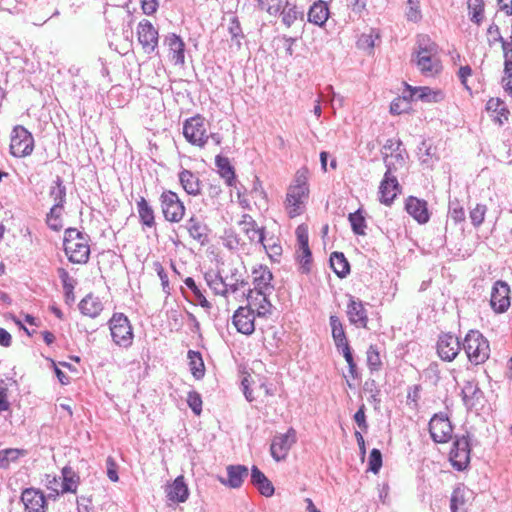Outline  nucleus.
Segmentation results:
<instances>
[{"label": "nucleus", "mask_w": 512, "mask_h": 512, "mask_svg": "<svg viewBox=\"0 0 512 512\" xmlns=\"http://www.w3.org/2000/svg\"><path fill=\"white\" fill-rule=\"evenodd\" d=\"M24 454V450L15 448L0 451V468L7 469L11 463L16 462Z\"/></svg>", "instance_id": "c03bdc74"}, {"label": "nucleus", "mask_w": 512, "mask_h": 512, "mask_svg": "<svg viewBox=\"0 0 512 512\" xmlns=\"http://www.w3.org/2000/svg\"><path fill=\"white\" fill-rule=\"evenodd\" d=\"M408 100L405 97H398L394 99L390 105V112L394 115H400L408 108Z\"/></svg>", "instance_id": "bf43d9fd"}, {"label": "nucleus", "mask_w": 512, "mask_h": 512, "mask_svg": "<svg viewBox=\"0 0 512 512\" xmlns=\"http://www.w3.org/2000/svg\"><path fill=\"white\" fill-rule=\"evenodd\" d=\"M330 326L336 348L342 347L345 344H349V341L344 330V326L337 316H330Z\"/></svg>", "instance_id": "e433bc0d"}, {"label": "nucleus", "mask_w": 512, "mask_h": 512, "mask_svg": "<svg viewBox=\"0 0 512 512\" xmlns=\"http://www.w3.org/2000/svg\"><path fill=\"white\" fill-rule=\"evenodd\" d=\"M58 276L61 279L64 288H74L77 285V281L64 268L58 269Z\"/></svg>", "instance_id": "052dcab7"}, {"label": "nucleus", "mask_w": 512, "mask_h": 512, "mask_svg": "<svg viewBox=\"0 0 512 512\" xmlns=\"http://www.w3.org/2000/svg\"><path fill=\"white\" fill-rule=\"evenodd\" d=\"M462 345L468 360L472 364L480 365L489 359L490 345L480 332L470 330L466 334Z\"/></svg>", "instance_id": "39448f33"}, {"label": "nucleus", "mask_w": 512, "mask_h": 512, "mask_svg": "<svg viewBox=\"0 0 512 512\" xmlns=\"http://www.w3.org/2000/svg\"><path fill=\"white\" fill-rule=\"evenodd\" d=\"M330 266L339 277L346 276L350 271V265L341 252H333L331 254Z\"/></svg>", "instance_id": "58836bf2"}, {"label": "nucleus", "mask_w": 512, "mask_h": 512, "mask_svg": "<svg viewBox=\"0 0 512 512\" xmlns=\"http://www.w3.org/2000/svg\"><path fill=\"white\" fill-rule=\"evenodd\" d=\"M166 497L174 504L184 503L189 497V489L184 476L180 475L169 483L165 489Z\"/></svg>", "instance_id": "aec40b11"}, {"label": "nucleus", "mask_w": 512, "mask_h": 512, "mask_svg": "<svg viewBox=\"0 0 512 512\" xmlns=\"http://www.w3.org/2000/svg\"><path fill=\"white\" fill-rule=\"evenodd\" d=\"M79 309L85 316L95 318L103 310L102 300L94 293H88L79 303Z\"/></svg>", "instance_id": "393cba45"}, {"label": "nucleus", "mask_w": 512, "mask_h": 512, "mask_svg": "<svg viewBox=\"0 0 512 512\" xmlns=\"http://www.w3.org/2000/svg\"><path fill=\"white\" fill-rule=\"evenodd\" d=\"M509 43L502 41L504 52V70L501 83L505 92L512 95V51H508Z\"/></svg>", "instance_id": "a878e982"}, {"label": "nucleus", "mask_w": 512, "mask_h": 512, "mask_svg": "<svg viewBox=\"0 0 512 512\" xmlns=\"http://www.w3.org/2000/svg\"><path fill=\"white\" fill-rule=\"evenodd\" d=\"M61 482L62 477H57L55 474H46L45 486L49 491L55 493V495L63 494Z\"/></svg>", "instance_id": "603ef678"}, {"label": "nucleus", "mask_w": 512, "mask_h": 512, "mask_svg": "<svg viewBox=\"0 0 512 512\" xmlns=\"http://www.w3.org/2000/svg\"><path fill=\"white\" fill-rule=\"evenodd\" d=\"M258 244L262 245V247L264 248L267 255L272 261H278V259L282 255V246L279 237H266L264 235L263 241L259 242Z\"/></svg>", "instance_id": "c9c22d12"}, {"label": "nucleus", "mask_w": 512, "mask_h": 512, "mask_svg": "<svg viewBox=\"0 0 512 512\" xmlns=\"http://www.w3.org/2000/svg\"><path fill=\"white\" fill-rule=\"evenodd\" d=\"M349 221L352 230L357 235H364L366 229V220L360 211L349 214Z\"/></svg>", "instance_id": "de8ad7c7"}, {"label": "nucleus", "mask_w": 512, "mask_h": 512, "mask_svg": "<svg viewBox=\"0 0 512 512\" xmlns=\"http://www.w3.org/2000/svg\"><path fill=\"white\" fill-rule=\"evenodd\" d=\"M406 16L412 22H417L421 19L419 0H407Z\"/></svg>", "instance_id": "5fc2aeb1"}, {"label": "nucleus", "mask_w": 512, "mask_h": 512, "mask_svg": "<svg viewBox=\"0 0 512 512\" xmlns=\"http://www.w3.org/2000/svg\"><path fill=\"white\" fill-rule=\"evenodd\" d=\"M484 0H467L469 16L472 22L480 24L484 18Z\"/></svg>", "instance_id": "37998d69"}, {"label": "nucleus", "mask_w": 512, "mask_h": 512, "mask_svg": "<svg viewBox=\"0 0 512 512\" xmlns=\"http://www.w3.org/2000/svg\"><path fill=\"white\" fill-rule=\"evenodd\" d=\"M407 89L410 91V97L413 100H422L425 102H440L444 99L445 95L440 89H431L430 87H412L407 85Z\"/></svg>", "instance_id": "b1692460"}, {"label": "nucleus", "mask_w": 512, "mask_h": 512, "mask_svg": "<svg viewBox=\"0 0 512 512\" xmlns=\"http://www.w3.org/2000/svg\"><path fill=\"white\" fill-rule=\"evenodd\" d=\"M216 166L220 176L225 180L228 186H233L236 182L235 171L229 159L223 156H217Z\"/></svg>", "instance_id": "72a5a7b5"}, {"label": "nucleus", "mask_w": 512, "mask_h": 512, "mask_svg": "<svg viewBox=\"0 0 512 512\" xmlns=\"http://www.w3.org/2000/svg\"><path fill=\"white\" fill-rule=\"evenodd\" d=\"M251 482L263 496L270 497L274 494V487L271 481L257 466H253L251 469Z\"/></svg>", "instance_id": "bb28decb"}, {"label": "nucleus", "mask_w": 512, "mask_h": 512, "mask_svg": "<svg viewBox=\"0 0 512 512\" xmlns=\"http://www.w3.org/2000/svg\"><path fill=\"white\" fill-rule=\"evenodd\" d=\"M240 233H242L249 244H258L264 239V227H259L252 216L245 214L238 223Z\"/></svg>", "instance_id": "dca6fc26"}, {"label": "nucleus", "mask_w": 512, "mask_h": 512, "mask_svg": "<svg viewBox=\"0 0 512 512\" xmlns=\"http://www.w3.org/2000/svg\"><path fill=\"white\" fill-rule=\"evenodd\" d=\"M179 181L182 188L190 195H198L201 191L199 178L189 170H182L179 173Z\"/></svg>", "instance_id": "c756f323"}, {"label": "nucleus", "mask_w": 512, "mask_h": 512, "mask_svg": "<svg viewBox=\"0 0 512 512\" xmlns=\"http://www.w3.org/2000/svg\"><path fill=\"white\" fill-rule=\"evenodd\" d=\"M141 7L146 15H152L157 11L158 1L157 0H142Z\"/></svg>", "instance_id": "69168bd1"}, {"label": "nucleus", "mask_w": 512, "mask_h": 512, "mask_svg": "<svg viewBox=\"0 0 512 512\" xmlns=\"http://www.w3.org/2000/svg\"><path fill=\"white\" fill-rule=\"evenodd\" d=\"M486 110L500 125L508 120L510 112L500 98H490L486 104Z\"/></svg>", "instance_id": "cd10ccee"}, {"label": "nucleus", "mask_w": 512, "mask_h": 512, "mask_svg": "<svg viewBox=\"0 0 512 512\" xmlns=\"http://www.w3.org/2000/svg\"><path fill=\"white\" fill-rule=\"evenodd\" d=\"M296 443V431L293 428L288 429L284 434L277 435L273 438L270 452L276 461L286 459L290 449Z\"/></svg>", "instance_id": "f8f14e48"}, {"label": "nucleus", "mask_w": 512, "mask_h": 512, "mask_svg": "<svg viewBox=\"0 0 512 512\" xmlns=\"http://www.w3.org/2000/svg\"><path fill=\"white\" fill-rule=\"evenodd\" d=\"M183 136L188 143L199 148H203L210 137L215 140L216 144L221 142L219 135L209 133V123L199 114L184 121Z\"/></svg>", "instance_id": "20e7f679"}, {"label": "nucleus", "mask_w": 512, "mask_h": 512, "mask_svg": "<svg viewBox=\"0 0 512 512\" xmlns=\"http://www.w3.org/2000/svg\"><path fill=\"white\" fill-rule=\"evenodd\" d=\"M285 2V0H257V5L261 11L277 15L284 7Z\"/></svg>", "instance_id": "49530a36"}, {"label": "nucleus", "mask_w": 512, "mask_h": 512, "mask_svg": "<svg viewBox=\"0 0 512 512\" xmlns=\"http://www.w3.org/2000/svg\"><path fill=\"white\" fill-rule=\"evenodd\" d=\"M309 171L301 168L295 173L293 183L289 185L284 201V208L289 218H296L305 212L310 196Z\"/></svg>", "instance_id": "f03ea898"}, {"label": "nucleus", "mask_w": 512, "mask_h": 512, "mask_svg": "<svg viewBox=\"0 0 512 512\" xmlns=\"http://www.w3.org/2000/svg\"><path fill=\"white\" fill-rule=\"evenodd\" d=\"M165 42L168 45L169 60L175 66H183L185 63V44L182 39L176 34H171L166 37Z\"/></svg>", "instance_id": "4be33fe9"}, {"label": "nucleus", "mask_w": 512, "mask_h": 512, "mask_svg": "<svg viewBox=\"0 0 512 512\" xmlns=\"http://www.w3.org/2000/svg\"><path fill=\"white\" fill-rule=\"evenodd\" d=\"M369 469L374 474H377L382 466V455L380 450L378 449H372L370 456H369Z\"/></svg>", "instance_id": "13d9d810"}, {"label": "nucleus", "mask_w": 512, "mask_h": 512, "mask_svg": "<svg viewBox=\"0 0 512 512\" xmlns=\"http://www.w3.org/2000/svg\"><path fill=\"white\" fill-rule=\"evenodd\" d=\"M109 323L113 341L119 346H130L133 341V331L128 318L122 313H115Z\"/></svg>", "instance_id": "6e6552de"}, {"label": "nucleus", "mask_w": 512, "mask_h": 512, "mask_svg": "<svg viewBox=\"0 0 512 512\" xmlns=\"http://www.w3.org/2000/svg\"><path fill=\"white\" fill-rule=\"evenodd\" d=\"M273 276L267 267L260 266L252 272V283L254 288H267Z\"/></svg>", "instance_id": "ea45409f"}, {"label": "nucleus", "mask_w": 512, "mask_h": 512, "mask_svg": "<svg viewBox=\"0 0 512 512\" xmlns=\"http://www.w3.org/2000/svg\"><path fill=\"white\" fill-rule=\"evenodd\" d=\"M354 420L357 423V425L363 430L366 431L368 429V425L366 422V415H365V405L362 404L358 411L354 415Z\"/></svg>", "instance_id": "e2e57ef3"}, {"label": "nucleus", "mask_w": 512, "mask_h": 512, "mask_svg": "<svg viewBox=\"0 0 512 512\" xmlns=\"http://www.w3.org/2000/svg\"><path fill=\"white\" fill-rule=\"evenodd\" d=\"M472 75V69L469 65L460 66L458 70V77L465 87V89L470 90V87L467 84V79Z\"/></svg>", "instance_id": "0e129e2a"}, {"label": "nucleus", "mask_w": 512, "mask_h": 512, "mask_svg": "<svg viewBox=\"0 0 512 512\" xmlns=\"http://www.w3.org/2000/svg\"><path fill=\"white\" fill-rule=\"evenodd\" d=\"M50 198L54 204L63 205L66 199V188L63 185V181L60 177H57L55 184L51 187Z\"/></svg>", "instance_id": "a18cd8bd"}, {"label": "nucleus", "mask_w": 512, "mask_h": 512, "mask_svg": "<svg viewBox=\"0 0 512 512\" xmlns=\"http://www.w3.org/2000/svg\"><path fill=\"white\" fill-rule=\"evenodd\" d=\"M367 365L371 371H378L382 366L380 353L376 346L371 345L367 350Z\"/></svg>", "instance_id": "09e8293b"}, {"label": "nucleus", "mask_w": 512, "mask_h": 512, "mask_svg": "<svg viewBox=\"0 0 512 512\" xmlns=\"http://www.w3.org/2000/svg\"><path fill=\"white\" fill-rule=\"evenodd\" d=\"M248 476V468L244 465H229L227 467V478L219 477V481L229 488H239Z\"/></svg>", "instance_id": "5701e85b"}, {"label": "nucleus", "mask_w": 512, "mask_h": 512, "mask_svg": "<svg viewBox=\"0 0 512 512\" xmlns=\"http://www.w3.org/2000/svg\"><path fill=\"white\" fill-rule=\"evenodd\" d=\"M510 290H493L490 305L496 313H503L510 307Z\"/></svg>", "instance_id": "473e14b6"}, {"label": "nucleus", "mask_w": 512, "mask_h": 512, "mask_svg": "<svg viewBox=\"0 0 512 512\" xmlns=\"http://www.w3.org/2000/svg\"><path fill=\"white\" fill-rule=\"evenodd\" d=\"M64 252L74 264H86L90 258V238L77 228L65 230L63 239Z\"/></svg>", "instance_id": "7ed1b4c3"}, {"label": "nucleus", "mask_w": 512, "mask_h": 512, "mask_svg": "<svg viewBox=\"0 0 512 512\" xmlns=\"http://www.w3.org/2000/svg\"><path fill=\"white\" fill-rule=\"evenodd\" d=\"M137 211L142 225L149 228L155 226L156 222L154 209L144 197H140V199L137 201Z\"/></svg>", "instance_id": "2f4dec72"}, {"label": "nucleus", "mask_w": 512, "mask_h": 512, "mask_svg": "<svg viewBox=\"0 0 512 512\" xmlns=\"http://www.w3.org/2000/svg\"><path fill=\"white\" fill-rule=\"evenodd\" d=\"M466 490L462 486L456 487L451 495L450 509L451 512H464L466 504Z\"/></svg>", "instance_id": "79ce46f5"}, {"label": "nucleus", "mask_w": 512, "mask_h": 512, "mask_svg": "<svg viewBox=\"0 0 512 512\" xmlns=\"http://www.w3.org/2000/svg\"><path fill=\"white\" fill-rule=\"evenodd\" d=\"M413 61L425 76L435 77L443 70L438 44L427 35H419L413 52Z\"/></svg>", "instance_id": "f257e3e1"}, {"label": "nucleus", "mask_w": 512, "mask_h": 512, "mask_svg": "<svg viewBox=\"0 0 512 512\" xmlns=\"http://www.w3.org/2000/svg\"><path fill=\"white\" fill-rule=\"evenodd\" d=\"M379 34L371 30L368 34H362L358 40V46L361 49L371 52L375 46V41L379 39Z\"/></svg>", "instance_id": "3c124183"}, {"label": "nucleus", "mask_w": 512, "mask_h": 512, "mask_svg": "<svg viewBox=\"0 0 512 512\" xmlns=\"http://www.w3.org/2000/svg\"><path fill=\"white\" fill-rule=\"evenodd\" d=\"M295 235L298 243V247L309 246V234H308V226L304 223L297 226L295 230Z\"/></svg>", "instance_id": "4d7b16f0"}, {"label": "nucleus", "mask_w": 512, "mask_h": 512, "mask_svg": "<svg viewBox=\"0 0 512 512\" xmlns=\"http://www.w3.org/2000/svg\"><path fill=\"white\" fill-rule=\"evenodd\" d=\"M347 316L351 324L359 328H368V315L362 301L350 296L347 305Z\"/></svg>", "instance_id": "412c9836"}, {"label": "nucleus", "mask_w": 512, "mask_h": 512, "mask_svg": "<svg viewBox=\"0 0 512 512\" xmlns=\"http://www.w3.org/2000/svg\"><path fill=\"white\" fill-rule=\"evenodd\" d=\"M405 210L419 224H425L430 219L427 202L414 196H409L405 201Z\"/></svg>", "instance_id": "a211bd4d"}, {"label": "nucleus", "mask_w": 512, "mask_h": 512, "mask_svg": "<svg viewBox=\"0 0 512 512\" xmlns=\"http://www.w3.org/2000/svg\"><path fill=\"white\" fill-rule=\"evenodd\" d=\"M188 359L192 375L196 379H201L205 374V366L201 354L197 351L190 350L188 352Z\"/></svg>", "instance_id": "a19ab883"}, {"label": "nucleus", "mask_w": 512, "mask_h": 512, "mask_svg": "<svg viewBox=\"0 0 512 512\" xmlns=\"http://www.w3.org/2000/svg\"><path fill=\"white\" fill-rule=\"evenodd\" d=\"M401 193V186L396 178L388 169L379 186V200L382 204L390 206L398 194Z\"/></svg>", "instance_id": "ddd939ff"}, {"label": "nucleus", "mask_w": 512, "mask_h": 512, "mask_svg": "<svg viewBox=\"0 0 512 512\" xmlns=\"http://www.w3.org/2000/svg\"><path fill=\"white\" fill-rule=\"evenodd\" d=\"M79 481V476L70 467L62 469L61 485L63 486V494L68 492L76 493Z\"/></svg>", "instance_id": "4c0bfd02"}, {"label": "nucleus", "mask_w": 512, "mask_h": 512, "mask_svg": "<svg viewBox=\"0 0 512 512\" xmlns=\"http://www.w3.org/2000/svg\"><path fill=\"white\" fill-rule=\"evenodd\" d=\"M461 350L459 338L454 334L441 333L436 343V351L441 360L452 362Z\"/></svg>", "instance_id": "1a4fd4ad"}, {"label": "nucleus", "mask_w": 512, "mask_h": 512, "mask_svg": "<svg viewBox=\"0 0 512 512\" xmlns=\"http://www.w3.org/2000/svg\"><path fill=\"white\" fill-rule=\"evenodd\" d=\"M7 392V387L0 384V411H7L10 407L7 400Z\"/></svg>", "instance_id": "774afa93"}, {"label": "nucleus", "mask_w": 512, "mask_h": 512, "mask_svg": "<svg viewBox=\"0 0 512 512\" xmlns=\"http://www.w3.org/2000/svg\"><path fill=\"white\" fill-rule=\"evenodd\" d=\"M233 324L238 332L250 335L255 330V313L246 306L239 307L233 315Z\"/></svg>", "instance_id": "f3484780"}, {"label": "nucleus", "mask_w": 512, "mask_h": 512, "mask_svg": "<svg viewBox=\"0 0 512 512\" xmlns=\"http://www.w3.org/2000/svg\"><path fill=\"white\" fill-rule=\"evenodd\" d=\"M137 35L138 41L145 52L150 53L154 51L158 45V31L148 20L139 22Z\"/></svg>", "instance_id": "2eb2a0df"}, {"label": "nucleus", "mask_w": 512, "mask_h": 512, "mask_svg": "<svg viewBox=\"0 0 512 512\" xmlns=\"http://www.w3.org/2000/svg\"><path fill=\"white\" fill-rule=\"evenodd\" d=\"M34 146V138L24 126L17 125L13 128L9 145L11 155L18 158L29 156Z\"/></svg>", "instance_id": "0eeeda50"}, {"label": "nucleus", "mask_w": 512, "mask_h": 512, "mask_svg": "<svg viewBox=\"0 0 512 512\" xmlns=\"http://www.w3.org/2000/svg\"><path fill=\"white\" fill-rule=\"evenodd\" d=\"M452 425L448 417L443 414H435L429 422V432L437 443H446L452 437Z\"/></svg>", "instance_id": "9b49d317"}, {"label": "nucleus", "mask_w": 512, "mask_h": 512, "mask_svg": "<svg viewBox=\"0 0 512 512\" xmlns=\"http://www.w3.org/2000/svg\"><path fill=\"white\" fill-rule=\"evenodd\" d=\"M297 259L301 265V268L304 272L310 271L312 264V253L309 246L298 247L297 250Z\"/></svg>", "instance_id": "8fccbe9b"}, {"label": "nucleus", "mask_w": 512, "mask_h": 512, "mask_svg": "<svg viewBox=\"0 0 512 512\" xmlns=\"http://www.w3.org/2000/svg\"><path fill=\"white\" fill-rule=\"evenodd\" d=\"M329 18V8L326 2L319 0L309 9L308 20L318 26H322Z\"/></svg>", "instance_id": "c85d7f7f"}, {"label": "nucleus", "mask_w": 512, "mask_h": 512, "mask_svg": "<svg viewBox=\"0 0 512 512\" xmlns=\"http://www.w3.org/2000/svg\"><path fill=\"white\" fill-rule=\"evenodd\" d=\"M487 212L486 205L483 204H477L471 211H470V219L472 224L475 227H479L485 220V215Z\"/></svg>", "instance_id": "864d4df0"}, {"label": "nucleus", "mask_w": 512, "mask_h": 512, "mask_svg": "<svg viewBox=\"0 0 512 512\" xmlns=\"http://www.w3.org/2000/svg\"><path fill=\"white\" fill-rule=\"evenodd\" d=\"M247 308L258 316H266L272 311V304L265 290H248Z\"/></svg>", "instance_id": "4468645a"}, {"label": "nucleus", "mask_w": 512, "mask_h": 512, "mask_svg": "<svg viewBox=\"0 0 512 512\" xmlns=\"http://www.w3.org/2000/svg\"><path fill=\"white\" fill-rule=\"evenodd\" d=\"M193 294V302L201 305L202 307L209 309L211 307L210 302L206 299V297L202 294L201 290H191Z\"/></svg>", "instance_id": "338daca9"}, {"label": "nucleus", "mask_w": 512, "mask_h": 512, "mask_svg": "<svg viewBox=\"0 0 512 512\" xmlns=\"http://www.w3.org/2000/svg\"><path fill=\"white\" fill-rule=\"evenodd\" d=\"M187 231L189 235L197 242L203 244L208 238V228L196 217H191L187 222Z\"/></svg>", "instance_id": "7c9ffc66"}, {"label": "nucleus", "mask_w": 512, "mask_h": 512, "mask_svg": "<svg viewBox=\"0 0 512 512\" xmlns=\"http://www.w3.org/2000/svg\"><path fill=\"white\" fill-rule=\"evenodd\" d=\"M188 406L196 415H200L202 411V399L198 392L191 391L187 395Z\"/></svg>", "instance_id": "6e6d98bb"}, {"label": "nucleus", "mask_w": 512, "mask_h": 512, "mask_svg": "<svg viewBox=\"0 0 512 512\" xmlns=\"http://www.w3.org/2000/svg\"><path fill=\"white\" fill-rule=\"evenodd\" d=\"M107 465V476L108 478L113 481L117 482L119 480L118 474H117V464L113 457L109 456L106 460Z\"/></svg>", "instance_id": "680f3d73"}, {"label": "nucleus", "mask_w": 512, "mask_h": 512, "mask_svg": "<svg viewBox=\"0 0 512 512\" xmlns=\"http://www.w3.org/2000/svg\"><path fill=\"white\" fill-rule=\"evenodd\" d=\"M159 201L162 215L167 222L179 223L184 219L186 207L176 192L164 190Z\"/></svg>", "instance_id": "423d86ee"}, {"label": "nucleus", "mask_w": 512, "mask_h": 512, "mask_svg": "<svg viewBox=\"0 0 512 512\" xmlns=\"http://www.w3.org/2000/svg\"><path fill=\"white\" fill-rule=\"evenodd\" d=\"M21 500L26 512H45L47 502L44 494L36 489L28 488L22 492Z\"/></svg>", "instance_id": "6ab92c4d"}, {"label": "nucleus", "mask_w": 512, "mask_h": 512, "mask_svg": "<svg viewBox=\"0 0 512 512\" xmlns=\"http://www.w3.org/2000/svg\"><path fill=\"white\" fill-rule=\"evenodd\" d=\"M64 206L53 204L47 214L46 223L50 229L60 231L64 227Z\"/></svg>", "instance_id": "f704fd0d"}, {"label": "nucleus", "mask_w": 512, "mask_h": 512, "mask_svg": "<svg viewBox=\"0 0 512 512\" xmlns=\"http://www.w3.org/2000/svg\"><path fill=\"white\" fill-rule=\"evenodd\" d=\"M470 451V443L466 436L456 438L449 453L452 466L459 471L466 469L470 463Z\"/></svg>", "instance_id": "9d476101"}]
</instances>
